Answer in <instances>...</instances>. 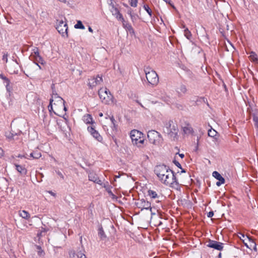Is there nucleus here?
Segmentation results:
<instances>
[{
    "label": "nucleus",
    "mask_w": 258,
    "mask_h": 258,
    "mask_svg": "<svg viewBox=\"0 0 258 258\" xmlns=\"http://www.w3.org/2000/svg\"><path fill=\"white\" fill-rule=\"evenodd\" d=\"M175 175L176 173L170 169L164 176L161 182L165 185H169L172 188L178 189L179 188V184Z\"/></svg>",
    "instance_id": "nucleus-1"
},
{
    "label": "nucleus",
    "mask_w": 258,
    "mask_h": 258,
    "mask_svg": "<svg viewBox=\"0 0 258 258\" xmlns=\"http://www.w3.org/2000/svg\"><path fill=\"white\" fill-rule=\"evenodd\" d=\"M164 123V132L167 134L170 138L175 140L178 132L177 124L171 120L166 121Z\"/></svg>",
    "instance_id": "nucleus-2"
},
{
    "label": "nucleus",
    "mask_w": 258,
    "mask_h": 258,
    "mask_svg": "<svg viewBox=\"0 0 258 258\" xmlns=\"http://www.w3.org/2000/svg\"><path fill=\"white\" fill-rule=\"evenodd\" d=\"M144 71L148 83L152 86L157 85L159 82V77L156 72L149 67L146 68Z\"/></svg>",
    "instance_id": "nucleus-3"
},
{
    "label": "nucleus",
    "mask_w": 258,
    "mask_h": 258,
    "mask_svg": "<svg viewBox=\"0 0 258 258\" xmlns=\"http://www.w3.org/2000/svg\"><path fill=\"white\" fill-rule=\"evenodd\" d=\"M98 95L102 102L105 104L113 102V96L107 88H100L98 90Z\"/></svg>",
    "instance_id": "nucleus-4"
},
{
    "label": "nucleus",
    "mask_w": 258,
    "mask_h": 258,
    "mask_svg": "<svg viewBox=\"0 0 258 258\" xmlns=\"http://www.w3.org/2000/svg\"><path fill=\"white\" fill-rule=\"evenodd\" d=\"M147 136L149 142L154 145H159L162 141L160 134L154 130L149 131Z\"/></svg>",
    "instance_id": "nucleus-5"
},
{
    "label": "nucleus",
    "mask_w": 258,
    "mask_h": 258,
    "mask_svg": "<svg viewBox=\"0 0 258 258\" xmlns=\"http://www.w3.org/2000/svg\"><path fill=\"white\" fill-rule=\"evenodd\" d=\"M56 29L58 33L63 37H68V27L67 22L62 20H57L56 23Z\"/></svg>",
    "instance_id": "nucleus-6"
},
{
    "label": "nucleus",
    "mask_w": 258,
    "mask_h": 258,
    "mask_svg": "<svg viewBox=\"0 0 258 258\" xmlns=\"http://www.w3.org/2000/svg\"><path fill=\"white\" fill-rule=\"evenodd\" d=\"M170 170V169L168 166L162 164L157 165L155 168L154 172L159 179L161 181Z\"/></svg>",
    "instance_id": "nucleus-7"
},
{
    "label": "nucleus",
    "mask_w": 258,
    "mask_h": 258,
    "mask_svg": "<svg viewBox=\"0 0 258 258\" xmlns=\"http://www.w3.org/2000/svg\"><path fill=\"white\" fill-rule=\"evenodd\" d=\"M239 237L242 240L244 245L249 248L253 247V249L256 250V245L254 240L248 236H245L244 234L239 233Z\"/></svg>",
    "instance_id": "nucleus-8"
},
{
    "label": "nucleus",
    "mask_w": 258,
    "mask_h": 258,
    "mask_svg": "<svg viewBox=\"0 0 258 258\" xmlns=\"http://www.w3.org/2000/svg\"><path fill=\"white\" fill-rule=\"evenodd\" d=\"M22 134V131L18 130L17 132L12 130L11 132H6L5 136L9 142H14L19 140L18 136Z\"/></svg>",
    "instance_id": "nucleus-9"
},
{
    "label": "nucleus",
    "mask_w": 258,
    "mask_h": 258,
    "mask_svg": "<svg viewBox=\"0 0 258 258\" xmlns=\"http://www.w3.org/2000/svg\"><path fill=\"white\" fill-rule=\"evenodd\" d=\"M50 99H53V102L54 101V105L56 109H61L63 105L65 104V101L57 93H52L51 98Z\"/></svg>",
    "instance_id": "nucleus-10"
},
{
    "label": "nucleus",
    "mask_w": 258,
    "mask_h": 258,
    "mask_svg": "<svg viewBox=\"0 0 258 258\" xmlns=\"http://www.w3.org/2000/svg\"><path fill=\"white\" fill-rule=\"evenodd\" d=\"M224 243L217 241L209 239L207 246L218 250H222L223 249Z\"/></svg>",
    "instance_id": "nucleus-11"
},
{
    "label": "nucleus",
    "mask_w": 258,
    "mask_h": 258,
    "mask_svg": "<svg viewBox=\"0 0 258 258\" xmlns=\"http://www.w3.org/2000/svg\"><path fill=\"white\" fill-rule=\"evenodd\" d=\"M137 206L141 209V210L143 209H150L151 212V214H153L152 211V208L151 207V203L148 201H146L144 199H141L136 203Z\"/></svg>",
    "instance_id": "nucleus-12"
},
{
    "label": "nucleus",
    "mask_w": 258,
    "mask_h": 258,
    "mask_svg": "<svg viewBox=\"0 0 258 258\" xmlns=\"http://www.w3.org/2000/svg\"><path fill=\"white\" fill-rule=\"evenodd\" d=\"M103 81L101 77L99 75L96 77H92L88 80V85L90 88H93L100 84Z\"/></svg>",
    "instance_id": "nucleus-13"
},
{
    "label": "nucleus",
    "mask_w": 258,
    "mask_h": 258,
    "mask_svg": "<svg viewBox=\"0 0 258 258\" xmlns=\"http://www.w3.org/2000/svg\"><path fill=\"white\" fill-rule=\"evenodd\" d=\"M143 134L136 130H132L131 132V138L133 142L138 145V140L141 137H143Z\"/></svg>",
    "instance_id": "nucleus-14"
},
{
    "label": "nucleus",
    "mask_w": 258,
    "mask_h": 258,
    "mask_svg": "<svg viewBox=\"0 0 258 258\" xmlns=\"http://www.w3.org/2000/svg\"><path fill=\"white\" fill-rule=\"evenodd\" d=\"M88 131L96 140H97L99 142L102 141V137L100 136L99 133L95 129V127L94 126H88Z\"/></svg>",
    "instance_id": "nucleus-15"
},
{
    "label": "nucleus",
    "mask_w": 258,
    "mask_h": 258,
    "mask_svg": "<svg viewBox=\"0 0 258 258\" xmlns=\"http://www.w3.org/2000/svg\"><path fill=\"white\" fill-rule=\"evenodd\" d=\"M88 178L90 181H93L99 185H103V182L101 180L99 179L97 175L95 173L93 172H90L88 175Z\"/></svg>",
    "instance_id": "nucleus-16"
},
{
    "label": "nucleus",
    "mask_w": 258,
    "mask_h": 258,
    "mask_svg": "<svg viewBox=\"0 0 258 258\" xmlns=\"http://www.w3.org/2000/svg\"><path fill=\"white\" fill-rule=\"evenodd\" d=\"M111 11L112 15L115 16L116 19L121 20L122 22L124 21V19L122 14L119 12L117 8H115L114 6H112Z\"/></svg>",
    "instance_id": "nucleus-17"
},
{
    "label": "nucleus",
    "mask_w": 258,
    "mask_h": 258,
    "mask_svg": "<svg viewBox=\"0 0 258 258\" xmlns=\"http://www.w3.org/2000/svg\"><path fill=\"white\" fill-rule=\"evenodd\" d=\"M123 27L125 30L128 31L131 34H135V31L132 25L126 21L122 22Z\"/></svg>",
    "instance_id": "nucleus-18"
},
{
    "label": "nucleus",
    "mask_w": 258,
    "mask_h": 258,
    "mask_svg": "<svg viewBox=\"0 0 258 258\" xmlns=\"http://www.w3.org/2000/svg\"><path fill=\"white\" fill-rule=\"evenodd\" d=\"M148 196H150V197L152 199H155L156 200V202L159 203L160 201L159 200V199L160 198V196H159L156 191L149 189L148 191Z\"/></svg>",
    "instance_id": "nucleus-19"
},
{
    "label": "nucleus",
    "mask_w": 258,
    "mask_h": 258,
    "mask_svg": "<svg viewBox=\"0 0 258 258\" xmlns=\"http://www.w3.org/2000/svg\"><path fill=\"white\" fill-rule=\"evenodd\" d=\"M29 156L33 159H37L41 156V153L38 149H36L30 154Z\"/></svg>",
    "instance_id": "nucleus-20"
},
{
    "label": "nucleus",
    "mask_w": 258,
    "mask_h": 258,
    "mask_svg": "<svg viewBox=\"0 0 258 258\" xmlns=\"http://www.w3.org/2000/svg\"><path fill=\"white\" fill-rule=\"evenodd\" d=\"M15 166H16L17 171L20 174L22 175H26L27 174V169L24 167L17 164H15Z\"/></svg>",
    "instance_id": "nucleus-21"
},
{
    "label": "nucleus",
    "mask_w": 258,
    "mask_h": 258,
    "mask_svg": "<svg viewBox=\"0 0 258 258\" xmlns=\"http://www.w3.org/2000/svg\"><path fill=\"white\" fill-rule=\"evenodd\" d=\"M213 176L219 181L222 182H225V179L221 176V175L216 171H215L212 173Z\"/></svg>",
    "instance_id": "nucleus-22"
},
{
    "label": "nucleus",
    "mask_w": 258,
    "mask_h": 258,
    "mask_svg": "<svg viewBox=\"0 0 258 258\" xmlns=\"http://www.w3.org/2000/svg\"><path fill=\"white\" fill-rule=\"evenodd\" d=\"M83 120L87 124H93V118L90 114H87L83 116Z\"/></svg>",
    "instance_id": "nucleus-23"
},
{
    "label": "nucleus",
    "mask_w": 258,
    "mask_h": 258,
    "mask_svg": "<svg viewBox=\"0 0 258 258\" xmlns=\"http://www.w3.org/2000/svg\"><path fill=\"white\" fill-rule=\"evenodd\" d=\"M98 234L99 237L101 240H104L106 239V236L105 234V232L103 229L102 227H100L99 228Z\"/></svg>",
    "instance_id": "nucleus-24"
},
{
    "label": "nucleus",
    "mask_w": 258,
    "mask_h": 258,
    "mask_svg": "<svg viewBox=\"0 0 258 258\" xmlns=\"http://www.w3.org/2000/svg\"><path fill=\"white\" fill-rule=\"evenodd\" d=\"M110 119L111 121L112 125L111 126L113 131L116 132L117 128V125L116 124V120L113 116L110 117Z\"/></svg>",
    "instance_id": "nucleus-25"
},
{
    "label": "nucleus",
    "mask_w": 258,
    "mask_h": 258,
    "mask_svg": "<svg viewBox=\"0 0 258 258\" xmlns=\"http://www.w3.org/2000/svg\"><path fill=\"white\" fill-rule=\"evenodd\" d=\"M48 231V228L41 227L40 229H39V231L37 233V236L39 238L42 237L45 235V233H46Z\"/></svg>",
    "instance_id": "nucleus-26"
},
{
    "label": "nucleus",
    "mask_w": 258,
    "mask_h": 258,
    "mask_svg": "<svg viewBox=\"0 0 258 258\" xmlns=\"http://www.w3.org/2000/svg\"><path fill=\"white\" fill-rule=\"evenodd\" d=\"M103 186L105 188L107 192L111 196H113V194L111 191L112 187L108 184V182L103 184Z\"/></svg>",
    "instance_id": "nucleus-27"
},
{
    "label": "nucleus",
    "mask_w": 258,
    "mask_h": 258,
    "mask_svg": "<svg viewBox=\"0 0 258 258\" xmlns=\"http://www.w3.org/2000/svg\"><path fill=\"white\" fill-rule=\"evenodd\" d=\"M208 134L209 137L217 139L216 136L218 134V133L213 128L209 130Z\"/></svg>",
    "instance_id": "nucleus-28"
},
{
    "label": "nucleus",
    "mask_w": 258,
    "mask_h": 258,
    "mask_svg": "<svg viewBox=\"0 0 258 258\" xmlns=\"http://www.w3.org/2000/svg\"><path fill=\"white\" fill-rule=\"evenodd\" d=\"M19 215L21 217L25 219H28L30 217L29 213L25 210L21 211Z\"/></svg>",
    "instance_id": "nucleus-29"
},
{
    "label": "nucleus",
    "mask_w": 258,
    "mask_h": 258,
    "mask_svg": "<svg viewBox=\"0 0 258 258\" xmlns=\"http://www.w3.org/2000/svg\"><path fill=\"white\" fill-rule=\"evenodd\" d=\"M183 131L185 134H190L192 132V128L188 125L183 127Z\"/></svg>",
    "instance_id": "nucleus-30"
},
{
    "label": "nucleus",
    "mask_w": 258,
    "mask_h": 258,
    "mask_svg": "<svg viewBox=\"0 0 258 258\" xmlns=\"http://www.w3.org/2000/svg\"><path fill=\"white\" fill-rule=\"evenodd\" d=\"M34 60L35 61V63H40L41 64H44L45 63V61L40 55L36 56V58L34 59Z\"/></svg>",
    "instance_id": "nucleus-31"
},
{
    "label": "nucleus",
    "mask_w": 258,
    "mask_h": 258,
    "mask_svg": "<svg viewBox=\"0 0 258 258\" xmlns=\"http://www.w3.org/2000/svg\"><path fill=\"white\" fill-rule=\"evenodd\" d=\"M178 89L179 93H182L185 94L187 92L186 87L184 85H180V87L178 88Z\"/></svg>",
    "instance_id": "nucleus-32"
},
{
    "label": "nucleus",
    "mask_w": 258,
    "mask_h": 258,
    "mask_svg": "<svg viewBox=\"0 0 258 258\" xmlns=\"http://www.w3.org/2000/svg\"><path fill=\"white\" fill-rule=\"evenodd\" d=\"M75 28L76 29H84L85 26L81 21H78L77 24L75 25Z\"/></svg>",
    "instance_id": "nucleus-33"
},
{
    "label": "nucleus",
    "mask_w": 258,
    "mask_h": 258,
    "mask_svg": "<svg viewBox=\"0 0 258 258\" xmlns=\"http://www.w3.org/2000/svg\"><path fill=\"white\" fill-rule=\"evenodd\" d=\"M37 249V253L40 256H43L44 255L45 253L43 250L42 249L41 246L39 245L36 246Z\"/></svg>",
    "instance_id": "nucleus-34"
},
{
    "label": "nucleus",
    "mask_w": 258,
    "mask_h": 258,
    "mask_svg": "<svg viewBox=\"0 0 258 258\" xmlns=\"http://www.w3.org/2000/svg\"><path fill=\"white\" fill-rule=\"evenodd\" d=\"M52 103H53V99H50L49 100V104L48 106V110L50 112H51V111H53L55 114H57L53 110Z\"/></svg>",
    "instance_id": "nucleus-35"
},
{
    "label": "nucleus",
    "mask_w": 258,
    "mask_h": 258,
    "mask_svg": "<svg viewBox=\"0 0 258 258\" xmlns=\"http://www.w3.org/2000/svg\"><path fill=\"white\" fill-rule=\"evenodd\" d=\"M184 35L188 39H190L191 37V32L189 31L188 28H186L184 30Z\"/></svg>",
    "instance_id": "nucleus-36"
},
{
    "label": "nucleus",
    "mask_w": 258,
    "mask_h": 258,
    "mask_svg": "<svg viewBox=\"0 0 258 258\" xmlns=\"http://www.w3.org/2000/svg\"><path fill=\"white\" fill-rule=\"evenodd\" d=\"M143 7H144L145 10L150 15V16L151 17L152 16V11L150 9V8L149 7V6L148 5H145Z\"/></svg>",
    "instance_id": "nucleus-37"
},
{
    "label": "nucleus",
    "mask_w": 258,
    "mask_h": 258,
    "mask_svg": "<svg viewBox=\"0 0 258 258\" xmlns=\"http://www.w3.org/2000/svg\"><path fill=\"white\" fill-rule=\"evenodd\" d=\"M130 5L133 7H136L137 6L138 0H128Z\"/></svg>",
    "instance_id": "nucleus-38"
},
{
    "label": "nucleus",
    "mask_w": 258,
    "mask_h": 258,
    "mask_svg": "<svg viewBox=\"0 0 258 258\" xmlns=\"http://www.w3.org/2000/svg\"><path fill=\"white\" fill-rule=\"evenodd\" d=\"M128 14H129L130 15L131 19H132L133 22H134L136 20L137 18L138 17L137 15H136V14H132V12L131 11L130 12H128Z\"/></svg>",
    "instance_id": "nucleus-39"
},
{
    "label": "nucleus",
    "mask_w": 258,
    "mask_h": 258,
    "mask_svg": "<svg viewBox=\"0 0 258 258\" xmlns=\"http://www.w3.org/2000/svg\"><path fill=\"white\" fill-rule=\"evenodd\" d=\"M250 57H251V59H252V60L253 61H257V58L256 57V55L255 54V53L253 52H251V54H250Z\"/></svg>",
    "instance_id": "nucleus-40"
},
{
    "label": "nucleus",
    "mask_w": 258,
    "mask_h": 258,
    "mask_svg": "<svg viewBox=\"0 0 258 258\" xmlns=\"http://www.w3.org/2000/svg\"><path fill=\"white\" fill-rule=\"evenodd\" d=\"M0 78L4 81V83H10L9 79L3 75L1 74Z\"/></svg>",
    "instance_id": "nucleus-41"
},
{
    "label": "nucleus",
    "mask_w": 258,
    "mask_h": 258,
    "mask_svg": "<svg viewBox=\"0 0 258 258\" xmlns=\"http://www.w3.org/2000/svg\"><path fill=\"white\" fill-rule=\"evenodd\" d=\"M40 56L39 51L33 52L31 56L34 59L36 58V56Z\"/></svg>",
    "instance_id": "nucleus-42"
},
{
    "label": "nucleus",
    "mask_w": 258,
    "mask_h": 258,
    "mask_svg": "<svg viewBox=\"0 0 258 258\" xmlns=\"http://www.w3.org/2000/svg\"><path fill=\"white\" fill-rule=\"evenodd\" d=\"M55 172L61 178H62V179H64V176L60 171H59V170H55Z\"/></svg>",
    "instance_id": "nucleus-43"
},
{
    "label": "nucleus",
    "mask_w": 258,
    "mask_h": 258,
    "mask_svg": "<svg viewBox=\"0 0 258 258\" xmlns=\"http://www.w3.org/2000/svg\"><path fill=\"white\" fill-rule=\"evenodd\" d=\"M173 162L177 167H178L180 169H181V164L179 163V162L176 161L175 159H174Z\"/></svg>",
    "instance_id": "nucleus-44"
},
{
    "label": "nucleus",
    "mask_w": 258,
    "mask_h": 258,
    "mask_svg": "<svg viewBox=\"0 0 258 258\" xmlns=\"http://www.w3.org/2000/svg\"><path fill=\"white\" fill-rule=\"evenodd\" d=\"M10 83H6V89H7V90L8 91V92H11V87L10 86Z\"/></svg>",
    "instance_id": "nucleus-45"
},
{
    "label": "nucleus",
    "mask_w": 258,
    "mask_h": 258,
    "mask_svg": "<svg viewBox=\"0 0 258 258\" xmlns=\"http://www.w3.org/2000/svg\"><path fill=\"white\" fill-rule=\"evenodd\" d=\"M3 60L5 61L6 62L8 61V54L7 53H4L3 56Z\"/></svg>",
    "instance_id": "nucleus-46"
},
{
    "label": "nucleus",
    "mask_w": 258,
    "mask_h": 258,
    "mask_svg": "<svg viewBox=\"0 0 258 258\" xmlns=\"http://www.w3.org/2000/svg\"><path fill=\"white\" fill-rule=\"evenodd\" d=\"M253 120L254 121V123L258 122V116L255 114L253 115Z\"/></svg>",
    "instance_id": "nucleus-47"
},
{
    "label": "nucleus",
    "mask_w": 258,
    "mask_h": 258,
    "mask_svg": "<svg viewBox=\"0 0 258 258\" xmlns=\"http://www.w3.org/2000/svg\"><path fill=\"white\" fill-rule=\"evenodd\" d=\"M214 215V212L213 211H210L209 212L208 214H207V216L209 218H211Z\"/></svg>",
    "instance_id": "nucleus-48"
},
{
    "label": "nucleus",
    "mask_w": 258,
    "mask_h": 258,
    "mask_svg": "<svg viewBox=\"0 0 258 258\" xmlns=\"http://www.w3.org/2000/svg\"><path fill=\"white\" fill-rule=\"evenodd\" d=\"M144 139H143V137H141V138H140V139H139V140H138V144H143L144 143Z\"/></svg>",
    "instance_id": "nucleus-49"
},
{
    "label": "nucleus",
    "mask_w": 258,
    "mask_h": 258,
    "mask_svg": "<svg viewBox=\"0 0 258 258\" xmlns=\"http://www.w3.org/2000/svg\"><path fill=\"white\" fill-rule=\"evenodd\" d=\"M78 257H79L80 258H87L86 256L83 253H80L78 255Z\"/></svg>",
    "instance_id": "nucleus-50"
},
{
    "label": "nucleus",
    "mask_w": 258,
    "mask_h": 258,
    "mask_svg": "<svg viewBox=\"0 0 258 258\" xmlns=\"http://www.w3.org/2000/svg\"><path fill=\"white\" fill-rule=\"evenodd\" d=\"M225 182H222L221 181H218L216 182V185L218 186H220L222 184H224Z\"/></svg>",
    "instance_id": "nucleus-51"
},
{
    "label": "nucleus",
    "mask_w": 258,
    "mask_h": 258,
    "mask_svg": "<svg viewBox=\"0 0 258 258\" xmlns=\"http://www.w3.org/2000/svg\"><path fill=\"white\" fill-rule=\"evenodd\" d=\"M177 107L178 109H183V106L181 105H180V104H177Z\"/></svg>",
    "instance_id": "nucleus-52"
},
{
    "label": "nucleus",
    "mask_w": 258,
    "mask_h": 258,
    "mask_svg": "<svg viewBox=\"0 0 258 258\" xmlns=\"http://www.w3.org/2000/svg\"><path fill=\"white\" fill-rule=\"evenodd\" d=\"M61 109H63V110L65 111H66L67 110V108L65 106V104L64 105H63V106Z\"/></svg>",
    "instance_id": "nucleus-53"
},
{
    "label": "nucleus",
    "mask_w": 258,
    "mask_h": 258,
    "mask_svg": "<svg viewBox=\"0 0 258 258\" xmlns=\"http://www.w3.org/2000/svg\"><path fill=\"white\" fill-rule=\"evenodd\" d=\"M26 156H27V154H26V156H25V155L22 156V155H19L18 156V157H20V158L24 157V158H28V157H27Z\"/></svg>",
    "instance_id": "nucleus-54"
},
{
    "label": "nucleus",
    "mask_w": 258,
    "mask_h": 258,
    "mask_svg": "<svg viewBox=\"0 0 258 258\" xmlns=\"http://www.w3.org/2000/svg\"><path fill=\"white\" fill-rule=\"evenodd\" d=\"M49 193L51 195H52V196H55V193H54L53 192H52V191H49Z\"/></svg>",
    "instance_id": "nucleus-55"
},
{
    "label": "nucleus",
    "mask_w": 258,
    "mask_h": 258,
    "mask_svg": "<svg viewBox=\"0 0 258 258\" xmlns=\"http://www.w3.org/2000/svg\"><path fill=\"white\" fill-rule=\"evenodd\" d=\"M33 52L39 51L38 48L37 47H35L33 49Z\"/></svg>",
    "instance_id": "nucleus-56"
},
{
    "label": "nucleus",
    "mask_w": 258,
    "mask_h": 258,
    "mask_svg": "<svg viewBox=\"0 0 258 258\" xmlns=\"http://www.w3.org/2000/svg\"><path fill=\"white\" fill-rule=\"evenodd\" d=\"M179 156L181 158H183L184 157V155L183 154H179Z\"/></svg>",
    "instance_id": "nucleus-57"
},
{
    "label": "nucleus",
    "mask_w": 258,
    "mask_h": 258,
    "mask_svg": "<svg viewBox=\"0 0 258 258\" xmlns=\"http://www.w3.org/2000/svg\"><path fill=\"white\" fill-rule=\"evenodd\" d=\"M137 102L139 103V104L143 108H144V106L140 103L138 101H137Z\"/></svg>",
    "instance_id": "nucleus-58"
},
{
    "label": "nucleus",
    "mask_w": 258,
    "mask_h": 258,
    "mask_svg": "<svg viewBox=\"0 0 258 258\" xmlns=\"http://www.w3.org/2000/svg\"><path fill=\"white\" fill-rule=\"evenodd\" d=\"M88 30L91 32H93V29L90 27H89Z\"/></svg>",
    "instance_id": "nucleus-59"
},
{
    "label": "nucleus",
    "mask_w": 258,
    "mask_h": 258,
    "mask_svg": "<svg viewBox=\"0 0 258 258\" xmlns=\"http://www.w3.org/2000/svg\"><path fill=\"white\" fill-rule=\"evenodd\" d=\"M199 99L200 100H203V101H204V102L205 101V98L204 97H201V98H199Z\"/></svg>",
    "instance_id": "nucleus-60"
},
{
    "label": "nucleus",
    "mask_w": 258,
    "mask_h": 258,
    "mask_svg": "<svg viewBox=\"0 0 258 258\" xmlns=\"http://www.w3.org/2000/svg\"><path fill=\"white\" fill-rule=\"evenodd\" d=\"M181 173H184V172H185V170H184V169H182V168H181Z\"/></svg>",
    "instance_id": "nucleus-61"
},
{
    "label": "nucleus",
    "mask_w": 258,
    "mask_h": 258,
    "mask_svg": "<svg viewBox=\"0 0 258 258\" xmlns=\"http://www.w3.org/2000/svg\"><path fill=\"white\" fill-rule=\"evenodd\" d=\"M254 125H255V127H256L257 126H258V122H255V123H254Z\"/></svg>",
    "instance_id": "nucleus-62"
},
{
    "label": "nucleus",
    "mask_w": 258,
    "mask_h": 258,
    "mask_svg": "<svg viewBox=\"0 0 258 258\" xmlns=\"http://www.w3.org/2000/svg\"><path fill=\"white\" fill-rule=\"evenodd\" d=\"M36 64L38 66V67H39V68L40 69H41V67L38 64V63L37 62H36Z\"/></svg>",
    "instance_id": "nucleus-63"
},
{
    "label": "nucleus",
    "mask_w": 258,
    "mask_h": 258,
    "mask_svg": "<svg viewBox=\"0 0 258 258\" xmlns=\"http://www.w3.org/2000/svg\"><path fill=\"white\" fill-rule=\"evenodd\" d=\"M99 116H103V113H99Z\"/></svg>",
    "instance_id": "nucleus-64"
}]
</instances>
